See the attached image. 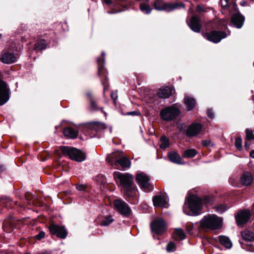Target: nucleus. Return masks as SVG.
Here are the masks:
<instances>
[{"mask_svg":"<svg viewBox=\"0 0 254 254\" xmlns=\"http://www.w3.org/2000/svg\"><path fill=\"white\" fill-rule=\"evenodd\" d=\"M114 178L116 182H120L128 197H133L136 194V190L133 186V177L132 175L116 172Z\"/></svg>","mask_w":254,"mask_h":254,"instance_id":"1","label":"nucleus"},{"mask_svg":"<svg viewBox=\"0 0 254 254\" xmlns=\"http://www.w3.org/2000/svg\"><path fill=\"white\" fill-rule=\"evenodd\" d=\"M210 198L209 196H205L203 200L196 195H191L185 202L183 207V211L186 213L185 207H188L190 210L195 214H198L201 211V207L203 202L209 203Z\"/></svg>","mask_w":254,"mask_h":254,"instance_id":"2","label":"nucleus"},{"mask_svg":"<svg viewBox=\"0 0 254 254\" xmlns=\"http://www.w3.org/2000/svg\"><path fill=\"white\" fill-rule=\"evenodd\" d=\"M222 220L217 216L212 214L205 216L200 222V226L205 230H214L220 228Z\"/></svg>","mask_w":254,"mask_h":254,"instance_id":"3","label":"nucleus"},{"mask_svg":"<svg viewBox=\"0 0 254 254\" xmlns=\"http://www.w3.org/2000/svg\"><path fill=\"white\" fill-rule=\"evenodd\" d=\"M62 153L73 160L82 162L85 159L86 155L84 152L75 148L69 146H63L61 148Z\"/></svg>","mask_w":254,"mask_h":254,"instance_id":"4","label":"nucleus"},{"mask_svg":"<svg viewBox=\"0 0 254 254\" xmlns=\"http://www.w3.org/2000/svg\"><path fill=\"white\" fill-rule=\"evenodd\" d=\"M180 110L174 106L167 107L161 110L160 116L161 118L166 121L174 120L180 114Z\"/></svg>","mask_w":254,"mask_h":254,"instance_id":"5","label":"nucleus"},{"mask_svg":"<svg viewBox=\"0 0 254 254\" xmlns=\"http://www.w3.org/2000/svg\"><path fill=\"white\" fill-rule=\"evenodd\" d=\"M136 180L138 185L144 191H149L153 190V186L149 182L150 179L146 174L142 172L138 173L136 174Z\"/></svg>","mask_w":254,"mask_h":254,"instance_id":"6","label":"nucleus"},{"mask_svg":"<svg viewBox=\"0 0 254 254\" xmlns=\"http://www.w3.org/2000/svg\"><path fill=\"white\" fill-rule=\"evenodd\" d=\"M114 205L116 210L125 217H128L131 213V210L128 205L121 199H115Z\"/></svg>","mask_w":254,"mask_h":254,"instance_id":"7","label":"nucleus"},{"mask_svg":"<svg viewBox=\"0 0 254 254\" xmlns=\"http://www.w3.org/2000/svg\"><path fill=\"white\" fill-rule=\"evenodd\" d=\"M251 215V212L248 209L238 211L235 216L238 226L243 227L249 220Z\"/></svg>","mask_w":254,"mask_h":254,"instance_id":"8","label":"nucleus"},{"mask_svg":"<svg viewBox=\"0 0 254 254\" xmlns=\"http://www.w3.org/2000/svg\"><path fill=\"white\" fill-rule=\"evenodd\" d=\"M49 229L51 233L53 235H56L58 237L62 239H64L67 234V233L63 226H60L54 224H51Z\"/></svg>","mask_w":254,"mask_h":254,"instance_id":"9","label":"nucleus"},{"mask_svg":"<svg viewBox=\"0 0 254 254\" xmlns=\"http://www.w3.org/2000/svg\"><path fill=\"white\" fill-rule=\"evenodd\" d=\"M151 230L157 234L162 233L165 230L166 223L162 219H157L150 224Z\"/></svg>","mask_w":254,"mask_h":254,"instance_id":"10","label":"nucleus"},{"mask_svg":"<svg viewBox=\"0 0 254 254\" xmlns=\"http://www.w3.org/2000/svg\"><path fill=\"white\" fill-rule=\"evenodd\" d=\"M18 57L14 53L8 51H3L1 55L0 61L6 64H11L17 61Z\"/></svg>","mask_w":254,"mask_h":254,"instance_id":"11","label":"nucleus"},{"mask_svg":"<svg viewBox=\"0 0 254 254\" xmlns=\"http://www.w3.org/2000/svg\"><path fill=\"white\" fill-rule=\"evenodd\" d=\"M227 34L222 31H212L206 35V39L214 43H219L221 39L226 37Z\"/></svg>","mask_w":254,"mask_h":254,"instance_id":"12","label":"nucleus"},{"mask_svg":"<svg viewBox=\"0 0 254 254\" xmlns=\"http://www.w3.org/2000/svg\"><path fill=\"white\" fill-rule=\"evenodd\" d=\"M169 199L166 194L158 195L153 198V202L155 207L167 208L169 206Z\"/></svg>","mask_w":254,"mask_h":254,"instance_id":"13","label":"nucleus"},{"mask_svg":"<svg viewBox=\"0 0 254 254\" xmlns=\"http://www.w3.org/2000/svg\"><path fill=\"white\" fill-rule=\"evenodd\" d=\"M189 27L195 32H199L201 27V21L199 17H191L190 19L187 20Z\"/></svg>","mask_w":254,"mask_h":254,"instance_id":"14","label":"nucleus"},{"mask_svg":"<svg viewBox=\"0 0 254 254\" xmlns=\"http://www.w3.org/2000/svg\"><path fill=\"white\" fill-rule=\"evenodd\" d=\"M202 126L199 123H192L186 130V135L189 137H193L197 135L201 130Z\"/></svg>","mask_w":254,"mask_h":254,"instance_id":"15","label":"nucleus"},{"mask_svg":"<svg viewBox=\"0 0 254 254\" xmlns=\"http://www.w3.org/2000/svg\"><path fill=\"white\" fill-rule=\"evenodd\" d=\"M253 180L252 174L249 172H245L241 175L239 182L243 186H249L252 184Z\"/></svg>","mask_w":254,"mask_h":254,"instance_id":"16","label":"nucleus"},{"mask_svg":"<svg viewBox=\"0 0 254 254\" xmlns=\"http://www.w3.org/2000/svg\"><path fill=\"white\" fill-rule=\"evenodd\" d=\"M186 5L182 2H168V6L166 9L167 11H171L176 9L185 8Z\"/></svg>","mask_w":254,"mask_h":254,"instance_id":"17","label":"nucleus"},{"mask_svg":"<svg viewBox=\"0 0 254 254\" xmlns=\"http://www.w3.org/2000/svg\"><path fill=\"white\" fill-rule=\"evenodd\" d=\"M87 95L88 96L90 102V110L92 111H97L101 110V112L104 114L105 116H107V113L103 111V108H99L97 103L93 100L90 93H87Z\"/></svg>","mask_w":254,"mask_h":254,"instance_id":"18","label":"nucleus"},{"mask_svg":"<svg viewBox=\"0 0 254 254\" xmlns=\"http://www.w3.org/2000/svg\"><path fill=\"white\" fill-rule=\"evenodd\" d=\"M168 157L169 160L173 163L178 164H183L180 155L175 152H169Z\"/></svg>","mask_w":254,"mask_h":254,"instance_id":"19","label":"nucleus"},{"mask_svg":"<svg viewBox=\"0 0 254 254\" xmlns=\"http://www.w3.org/2000/svg\"><path fill=\"white\" fill-rule=\"evenodd\" d=\"M245 21V17H231V24L237 28L242 27Z\"/></svg>","mask_w":254,"mask_h":254,"instance_id":"20","label":"nucleus"},{"mask_svg":"<svg viewBox=\"0 0 254 254\" xmlns=\"http://www.w3.org/2000/svg\"><path fill=\"white\" fill-rule=\"evenodd\" d=\"M63 133L65 136L72 139L76 138L78 135V131L70 127H65Z\"/></svg>","mask_w":254,"mask_h":254,"instance_id":"21","label":"nucleus"},{"mask_svg":"<svg viewBox=\"0 0 254 254\" xmlns=\"http://www.w3.org/2000/svg\"><path fill=\"white\" fill-rule=\"evenodd\" d=\"M102 58H98L97 60V64H98V74L99 75H101L102 74V72L104 71V65L105 64V53L104 52H102Z\"/></svg>","mask_w":254,"mask_h":254,"instance_id":"22","label":"nucleus"},{"mask_svg":"<svg viewBox=\"0 0 254 254\" xmlns=\"http://www.w3.org/2000/svg\"><path fill=\"white\" fill-rule=\"evenodd\" d=\"M219 241L220 243L224 246L227 249H230L232 247V243L230 239L226 236H219Z\"/></svg>","mask_w":254,"mask_h":254,"instance_id":"23","label":"nucleus"},{"mask_svg":"<svg viewBox=\"0 0 254 254\" xmlns=\"http://www.w3.org/2000/svg\"><path fill=\"white\" fill-rule=\"evenodd\" d=\"M184 103L188 110H191L194 108L196 102L194 98L187 96L185 97L184 99Z\"/></svg>","mask_w":254,"mask_h":254,"instance_id":"24","label":"nucleus"},{"mask_svg":"<svg viewBox=\"0 0 254 254\" xmlns=\"http://www.w3.org/2000/svg\"><path fill=\"white\" fill-rule=\"evenodd\" d=\"M171 94V90L168 87L160 89L158 92V95L160 98H167L170 97Z\"/></svg>","mask_w":254,"mask_h":254,"instance_id":"25","label":"nucleus"},{"mask_svg":"<svg viewBox=\"0 0 254 254\" xmlns=\"http://www.w3.org/2000/svg\"><path fill=\"white\" fill-rule=\"evenodd\" d=\"M117 163H119L124 169L129 168L130 165V161L125 156H123L117 160Z\"/></svg>","mask_w":254,"mask_h":254,"instance_id":"26","label":"nucleus"},{"mask_svg":"<svg viewBox=\"0 0 254 254\" xmlns=\"http://www.w3.org/2000/svg\"><path fill=\"white\" fill-rule=\"evenodd\" d=\"M241 235L244 240L246 241L252 242L254 240V234L250 231L245 230L241 232Z\"/></svg>","mask_w":254,"mask_h":254,"instance_id":"27","label":"nucleus"},{"mask_svg":"<svg viewBox=\"0 0 254 254\" xmlns=\"http://www.w3.org/2000/svg\"><path fill=\"white\" fill-rule=\"evenodd\" d=\"M173 237L176 240H183L185 239L186 235L182 229L177 228L175 230Z\"/></svg>","mask_w":254,"mask_h":254,"instance_id":"28","label":"nucleus"},{"mask_svg":"<svg viewBox=\"0 0 254 254\" xmlns=\"http://www.w3.org/2000/svg\"><path fill=\"white\" fill-rule=\"evenodd\" d=\"M47 43L46 41L44 39L38 40L35 44L34 50L36 52H38L46 48Z\"/></svg>","mask_w":254,"mask_h":254,"instance_id":"29","label":"nucleus"},{"mask_svg":"<svg viewBox=\"0 0 254 254\" xmlns=\"http://www.w3.org/2000/svg\"><path fill=\"white\" fill-rule=\"evenodd\" d=\"M168 3L163 2L159 0H157L154 3V8L157 10H164L167 11V8Z\"/></svg>","mask_w":254,"mask_h":254,"instance_id":"30","label":"nucleus"},{"mask_svg":"<svg viewBox=\"0 0 254 254\" xmlns=\"http://www.w3.org/2000/svg\"><path fill=\"white\" fill-rule=\"evenodd\" d=\"M197 154V151L195 149H190L184 151L183 157L184 158H192L194 157Z\"/></svg>","mask_w":254,"mask_h":254,"instance_id":"31","label":"nucleus"},{"mask_svg":"<svg viewBox=\"0 0 254 254\" xmlns=\"http://www.w3.org/2000/svg\"><path fill=\"white\" fill-rule=\"evenodd\" d=\"M161 143L160 144V147L161 149H165L168 147L170 145L169 139L165 136H162L160 138Z\"/></svg>","mask_w":254,"mask_h":254,"instance_id":"32","label":"nucleus"},{"mask_svg":"<svg viewBox=\"0 0 254 254\" xmlns=\"http://www.w3.org/2000/svg\"><path fill=\"white\" fill-rule=\"evenodd\" d=\"M92 127L93 129L96 131H100L106 128V126L105 124L98 122L93 123Z\"/></svg>","mask_w":254,"mask_h":254,"instance_id":"33","label":"nucleus"},{"mask_svg":"<svg viewBox=\"0 0 254 254\" xmlns=\"http://www.w3.org/2000/svg\"><path fill=\"white\" fill-rule=\"evenodd\" d=\"M228 207L224 204H219L214 207L215 211L219 214H222L228 209Z\"/></svg>","mask_w":254,"mask_h":254,"instance_id":"34","label":"nucleus"},{"mask_svg":"<svg viewBox=\"0 0 254 254\" xmlns=\"http://www.w3.org/2000/svg\"><path fill=\"white\" fill-rule=\"evenodd\" d=\"M124 155V152L122 150L117 151L113 153L110 157V159L115 160V161L117 163V160L121 158Z\"/></svg>","mask_w":254,"mask_h":254,"instance_id":"35","label":"nucleus"},{"mask_svg":"<svg viewBox=\"0 0 254 254\" xmlns=\"http://www.w3.org/2000/svg\"><path fill=\"white\" fill-rule=\"evenodd\" d=\"M114 221L112 216L108 215L101 222V225L103 226H107Z\"/></svg>","mask_w":254,"mask_h":254,"instance_id":"36","label":"nucleus"},{"mask_svg":"<svg viewBox=\"0 0 254 254\" xmlns=\"http://www.w3.org/2000/svg\"><path fill=\"white\" fill-rule=\"evenodd\" d=\"M140 10L146 14L150 13L151 10L150 6L148 4L144 3H140Z\"/></svg>","mask_w":254,"mask_h":254,"instance_id":"37","label":"nucleus"},{"mask_svg":"<svg viewBox=\"0 0 254 254\" xmlns=\"http://www.w3.org/2000/svg\"><path fill=\"white\" fill-rule=\"evenodd\" d=\"M166 250L168 252H174L176 250V246L174 242L169 243L166 247Z\"/></svg>","mask_w":254,"mask_h":254,"instance_id":"38","label":"nucleus"},{"mask_svg":"<svg viewBox=\"0 0 254 254\" xmlns=\"http://www.w3.org/2000/svg\"><path fill=\"white\" fill-rule=\"evenodd\" d=\"M246 136L248 140H253L254 139V135L252 130L247 129L246 130Z\"/></svg>","mask_w":254,"mask_h":254,"instance_id":"39","label":"nucleus"},{"mask_svg":"<svg viewBox=\"0 0 254 254\" xmlns=\"http://www.w3.org/2000/svg\"><path fill=\"white\" fill-rule=\"evenodd\" d=\"M235 146L237 149L240 150L242 148V141L241 138L237 137L235 139Z\"/></svg>","mask_w":254,"mask_h":254,"instance_id":"40","label":"nucleus"},{"mask_svg":"<svg viewBox=\"0 0 254 254\" xmlns=\"http://www.w3.org/2000/svg\"><path fill=\"white\" fill-rule=\"evenodd\" d=\"M201 144L203 146L208 147L212 146L213 144L210 140H204L201 141Z\"/></svg>","mask_w":254,"mask_h":254,"instance_id":"41","label":"nucleus"},{"mask_svg":"<svg viewBox=\"0 0 254 254\" xmlns=\"http://www.w3.org/2000/svg\"><path fill=\"white\" fill-rule=\"evenodd\" d=\"M45 236V233L44 231H40L37 235H36L35 237L38 240H40L42 239H43Z\"/></svg>","mask_w":254,"mask_h":254,"instance_id":"42","label":"nucleus"},{"mask_svg":"<svg viewBox=\"0 0 254 254\" xmlns=\"http://www.w3.org/2000/svg\"><path fill=\"white\" fill-rule=\"evenodd\" d=\"M208 9L204 8L203 6L198 5L197 6V11L199 12H206Z\"/></svg>","mask_w":254,"mask_h":254,"instance_id":"43","label":"nucleus"},{"mask_svg":"<svg viewBox=\"0 0 254 254\" xmlns=\"http://www.w3.org/2000/svg\"><path fill=\"white\" fill-rule=\"evenodd\" d=\"M192 228H193V226H192V224H191V223L188 224H187V225L186 226V230L187 231V232L189 233L190 234L192 230Z\"/></svg>","mask_w":254,"mask_h":254,"instance_id":"44","label":"nucleus"},{"mask_svg":"<svg viewBox=\"0 0 254 254\" xmlns=\"http://www.w3.org/2000/svg\"><path fill=\"white\" fill-rule=\"evenodd\" d=\"M125 115H127V116H138L139 115V113H138V112L137 111H132V112H127L126 114H125Z\"/></svg>","mask_w":254,"mask_h":254,"instance_id":"45","label":"nucleus"},{"mask_svg":"<svg viewBox=\"0 0 254 254\" xmlns=\"http://www.w3.org/2000/svg\"><path fill=\"white\" fill-rule=\"evenodd\" d=\"M207 116L210 119H213L214 117V113L210 109L207 110Z\"/></svg>","mask_w":254,"mask_h":254,"instance_id":"46","label":"nucleus"},{"mask_svg":"<svg viewBox=\"0 0 254 254\" xmlns=\"http://www.w3.org/2000/svg\"><path fill=\"white\" fill-rule=\"evenodd\" d=\"M111 97L114 100H116L118 97V96L116 93L112 92L111 94Z\"/></svg>","mask_w":254,"mask_h":254,"instance_id":"47","label":"nucleus"},{"mask_svg":"<svg viewBox=\"0 0 254 254\" xmlns=\"http://www.w3.org/2000/svg\"><path fill=\"white\" fill-rule=\"evenodd\" d=\"M76 189L79 191H83L84 190V187L83 185H79L76 187Z\"/></svg>","mask_w":254,"mask_h":254,"instance_id":"48","label":"nucleus"},{"mask_svg":"<svg viewBox=\"0 0 254 254\" xmlns=\"http://www.w3.org/2000/svg\"><path fill=\"white\" fill-rule=\"evenodd\" d=\"M250 156L251 157L254 159V150H253L250 152Z\"/></svg>","mask_w":254,"mask_h":254,"instance_id":"49","label":"nucleus"},{"mask_svg":"<svg viewBox=\"0 0 254 254\" xmlns=\"http://www.w3.org/2000/svg\"><path fill=\"white\" fill-rule=\"evenodd\" d=\"M103 1H104V2L108 4H110L112 2L111 0H103Z\"/></svg>","mask_w":254,"mask_h":254,"instance_id":"50","label":"nucleus"},{"mask_svg":"<svg viewBox=\"0 0 254 254\" xmlns=\"http://www.w3.org/2000/svg\"><path fill=\"white\" fill-rule=\"evenodd\" d=\"M225 0V4H223V2H221V5L222 6H225L226 5H227L228 2V1L229 0Z\"/></svg>","mask_w":254,"mask_h":254,"instance_id":"51","label":"nucleus"},{"mask_svg":"<svg viewBox=\"0 0 254 254\" xmlns=\"http://www.w3.org/2000/svg\"><path fill=\"white\" fill-rule=\"evenodd\" d=\"M4 170V167L3 166L0 165V171H3Z\"/></svg>","mask_w":254,"mask_h":254,"instance_id":"52","label":"nucleus"},{"mask_svg":"<svg viewBox=\"0 0 254 254\" xmlns=\"http://www.w3.org/2000/svg\"><path fill=\"white\" fill-rule=\"evenodd\" d=\"M246 2L245 1H243V2H241V5H244L245 4H246Z\"/></svg>","mask_w":254,"mask_h":254,"instance_id":"53","label":"nucleus"},{"mask_svg":"<svg viewBox=\"0 0 254 254\" xmlns=\"http://www.w3.org/2000/svg\"><path fill=\"white\" fill-rule=\"evenodd\" d=\"M106 89V88L105 86H104V92H105V90Z\"/></svg>","mask_w":254,"mask_h":254,"instance_id":"54","label":"nucleus"},{"mask_svg":"<svg viewBox=\"0 0 254 254\" xmlns=\"http://www.w3.org/2000/svg\"><path fill=\"white\" fill-rule=\"evenodd\" d=\"M233 16H238L236 14L234 15Z\"/></svg>","mask_w":254,"mask_h":254,"instance_id":"55","label":"nucleus"},{"mask_svg":"<svg viewBox=\"0 0 254 254\" xmlns=\"http://www.w3.org/2000/svg\"><path fill=\"white\" fill-rule=\"evenodd\" d=\"M1 34H0V39L1 38Z\"/></svg>","mask_w":254,"mask_h":254,"instance_id":"56","label":"nucleus"},{"mask_svg":"<svg viewBox=\"0 0 254 254\" xmlns=\"http://www.w3.org/2000/svg\"><path fill=\"white\" fill-rule=\"evenodd\" d=\"M225 4V2L223 3V4Z\"/></svg>","mask_w":254,"mask_h":254,"instance_id":"57","label":"nucleus"}]
</instances>
